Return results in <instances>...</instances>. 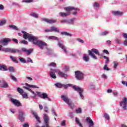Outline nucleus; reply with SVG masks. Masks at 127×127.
Listing matches in <instances>:
<instances>
[{"label":"nucleus","instance_id":"obj_1","mask_svg":"<svg viewBox=\"0 0 127 127\" xmlns=\"http://www.w3.org/2000/svg\"><path fill=\"white\" fill-rule=\"evenodd\" d=\"M23 34V37L24 39H28L29 41L32 42L33 44L37 45L40 49L43 50L44 47H47V44L43 41L38 40V38L32 35L31 34L27 33L24 31H21Z\"/></svg>","mask_w":127,"mask_h":127},{"label":"nucleus","instance_id":"obj_2","mask_svg":"<svg viewBox=\"0 0 127 127\" xmlns=\"http://www.w3.org/2000/svg\"><path fill=\"white\" fill-rule=\"evenodd\" d=\"M73 9H74L75 10H79V9H78L77 8H75L72 6L65 7H64V10H65V11H67V12L65 13L60 12L59 15L60 16H62V17H66V16H68V15H70L71 13V11L73 10Z\"/></svg>","mask_w":127,"mask_h":127},{"label":"nucleus","instance_id":"obj_3","mask_svg":"<svg viewBox=\"0 0 127 127\" xmlns=\"http://www.w3.org/2000/svg\"><path fill=\"white\" fill-rule=\"evenodd\" d=\"M100 55V52L96 49H92L91 50H88V54L90 55L93 59L97 60L98 58L96 57V55Z\"/></svg>","mask_w":127,"mask_h":127},{"label":"nucleus","instance_id":"obj_4","mask_svg":"<svg viewBox=\"0 0 127 127\" xmlns=\"http://www.w3.org/2000/svg\"><path fill=\"white\" fill-rule=\"evenodd\" d=\"M61 99H62V100H63V101L66 103V104L68 105L70 109H74V108H75V106L74 104H72V102L70 101V99H69L68 97L64 95H62Z\"/></svg>","mask_w":127,"mask_h":127},{"label":"nucleus","instance_id":"obj_5","mask_svg":"<svg viewBox=\"0 0 127 127\" xmlns=\"http://www.w3.org/2000/svg\"><path fill=\"white\" fill-rule=\"evenodd\" d=\"M120 106L122 107L124 110L127 109V98L126 97H124L122 101L120 102Z\"/></svg>","mask_w":127,"mask_h":127},{"label":"nucleus","instance_id":"obj_6","mask_svg":"<svg viewBox=\"0 0 127 127\" xmlns=\"http://www.w3.org/2000/svg\"><path fill=\"white\" fill-rule=\"evenodd\" d=\"M37 95L42 99H43L45 100V99H47L49 102H51V99H50L49 97H48V95L45 93H43L41 94V92L37 91Z\"/></svg>","mask_w":127,"mask_h":127},{"label":"nucleus","instance_id":"obj_7","mask_svg":"<svg viewBox=\"0 0 127 127\" xmlns=\"http://www.w3.org/2000/svg\"><path fill=\"white\" fill-rule=\"evenodd\" d=\"M75 76L77 80H83L84 79V73L81 71H76L75 72Z\"/></svg>","mask_w":127,"mask_h":127},{"label":"nucleus","instance_id":"obj_8","mask_svg":"<svg viewBox=\"0 0 127 127\" xmlns=\"http://www.w3.org/2000/svg\"><path fill=\"white\" fill-rule=\"evenodd\" d=\"M10 41H11V39L4 38L0 40V44H1L3 46H6L8 44V42H10Z\"/></svg>","mask_w":127,"mask_h":127},{"label":"nucleus","instance_id":"obj_9","mask_svg":"<svg viewBox=\"0 0 127 127\" xmlns=\"http://www.w3.org/2000/svg\"><path fill=\"white\" fill-rule=\"evenodd\" d=\"M72 88L73 89H74V90H75V91L79 92L80 96L81 97V98H82V99H83L84 96H83L82 93L84 91V90L82 88L78 86L76 87L75 86H72Z\"/></svg>","mask_w":127,"mask_h":127},{"label":"nucleus","instance_id":"obj_10","mask_svg":"<svg viewBox=\"0 0 127 127\" xmlns=\"http://www.w3.org/2000/svg\"><path fill=\"white\" fill-rule=\"evenodd\" d=\"M11 102L16 107H21V103L19 102V100H17L16 99L11 98Z\"/></svg>","mask_w":127,"mask_h":127},{"label":"nucleus","instance_id":"obj_11","mask_svg":"<svg viewBox=\"0 0 127 127\" xmlns=\"http://www.w3.org/2000/svg\"><path fill=\"white\" fill-rule=\"evenodd\" d=\"M58 45L60 48H61V49H62V50L64 51V53H66V54H67V49H66V47H65V46L64 45V44H63L62 42L59 41Z\"/></svg>","mask_w":127,"mask_h":127},{"label":"nucleus","instance_id":"obj_12","mask_svg":"<svg viewBox=\"0 0 127 127\" xmlns=\"http://www.w3.org/2000/svg\"><path fill=\"white\" fill-rule=\"evenodd\" d=\"M57 72V70L56 69H51V71L50 72V75L51 77V78H53V79H56V74L55 73Z\"/></svg>","mask_w":127,"mask_h":127},{"label":"nucleus","instance_id":"obj_13","mask_svg":"<svg viewBox=\"0 0 127 127\" xmlns=\"http://www.w3.org/2000/svg\"><path fill=\"white\" fill-rule=\"evenodd\" d=\"M23 116H24V113L22 111H19L18 119L21 122H24V117Z\"/></svg>","mask_w":127,"mask_h":127},{"label":"nucleus","instance_id":"obj_14","mask_svg":"<svg viewBox=\"0 0 127 127\" xmlns=\"http://www.w3.org/2000/svg\"><path fill=\"white\" fill-rule=\"evenodd\" d=\"M21 50L23 52H26L27 55H30V54H31L33 51V49L27 50L26 48H23L21 49Z\"/></svg>","mask_w":127,"mask_h":127},{"label":"nucleus","instance_id":"obj_15","mask_svg":"<svg viewBox=\"0 0 127 127\" xmlns=\"http://www.w3.org/2000/svg\"><path fill=\"white\" fill-rule=\"evenodd\" d=\"M86 122H88L89 124V127H94V122L91 119V118L88 117L86 119Z\"/></svg>","mask_w":127,"mask_h":127},{"label":"nucleus","instance_id":"obj_16","mask_svg":"<svg viewBox=\"0 0 127 127\" xmlns=\"http://www.w3.org/2000/svg\"><path fill=\"white\" fill-rule=\"evenodd\" d=\"M43 20L45 22H47V23H50V24L55 23V22H56V21H57L56 20L48 19L46 18H43Z\"/></svg>","mask_w":127,"mask_h":127},{"label":"nucleus","instance_id":"obj_17","mask_svg":"<svg viewBox=\"0 0 127 127\" xmlns=\"http://www.w3.org/2000/svg\"><path fill=\"white\" fill-rule=\"evenodd\" d=\"M112 13L114 15H116L118 16H121L122 15H123V14H124V12H123L122 11H115L112 12Z\"/></svg>","mask_w":127,"mask_h":127},{"label":"nucleus","instance_id":"obj_18","mask_svg":"<svg viewBox=\"0 0 127 127\" xmlns=\"http://www.w3.org/2000/svg\"><path fill=\"white\" fill-rule=\"evenodd\" d=\"M32 115H33L34 118H35L36 120H37V122L40 124L41 121L39 117H38V116H37V113L34 112V111H32L31 112Z\"/></svg>","mask_w":127,"mask_h":127},{"label":"nucleus","instance_id":"obj_19","mask_svg":"<svg viewBox=\"0 0 127 127\" xmlns=\"http://www.w3.org/2000/svg\"><path fill=\"white\" fill-rule=\"evenodd\" d=\"M11 53H19V54H21V52L18 49H11Z\"/></svg>","mask_w":127,"mask_h":127},{"label":"nucleus","instance_id":"obj_20","mask_svg":"<svg viewBox=\"0 0 127 127\" xmlns=\"http://www.w3.org/2000/svg\"><path fill=\"white\" fill-rule=\"evenodd\" d=\"M46 37L48 39H54L55 40H59L58 38L55 36H46Z\"/></svg>","mask_w":127,"mask_h":127},{"label":"nucleus","instance_id":"obj_21","mask_svg":"<svg viewBox=\"0 0 127 127\" xmlns=\"http://www.w3.org/2000/svg\"><path fill=\"white\" fill-rule=\"evenodd\" d=\"M59 76H60V77H62V78H66V77H67V74L64 73L61 71H59Z\"/></svg>","mask_w":127,"mask_h":127},{"label":"nucleus","instance_id":"obj_22","mask_svg":"<svg viewBox=\"0 0 127 127\" xmlns=\"http://www.w3.org/2000/svg\"><path fill=\"white\" fill-rule=\"evenodd\" d=\"M25 85H26L27 86V87H29V88H34L35 89H39V87L35 86V85H30V84H29L28 83H25Z\"/></svg>","mask_w":127,"mask_h":127},{"label":"nucleus","instance_id":"obj_23","mask_svg":"<svg viewBox=\"0 0 127 127\" xmlns=\"http://www.w3.org/2000/svg\"><path fill=\"white\" fill-rule=\"evenodd\" d=\"M55 86H56V87L57 88H61L63 87V84H62L60 82H58V83L55 84Z\"/></svg>","mask_w":127,"mask_h":127},{"label":"nucleus","instance_id":"obj_24","mask_svg":"<svg viewBox=\"0 0 127 127\" xmlns=\"http://www.w3.org/2000/svg\"><path fill=\"white\" fill-rule=\"evenodd\" d=\"M83 60H84V61H86V62H88V61L90 60V59H89V55L85 54L83 56Z\"/></svg>","mask_w":127,"mask_h":127},{"label":"nucleus","instance_id":"obj_25","mask_svg":"<svg viewBox=\"0 0 127 127\" xmlns=\"http://www.w3.org/2000/svg\"><path fill=\"white\" fill-rule=\"evenodd\" d=\"M0 70L1 71H6L7 70V68L5 65H0Z\"/></svg>","mask_w":127,"mask_h":127},{"label":"nucleus","instance_id":"obj_26","mask_svg":"<svg viewBox=\"0 0 127 127\" xmlns=\"http://www.w3.org/2000/svg\"><path fill=\"white\" fill-rule=\"evenodd\" d=\"M9 59H11L12 61H13V62H14V63H18V61L16 60V58L13 57L12 56H10Z\"/></svg>","mask_w":127,"mask_h":127},{"label":"nucleus","instance_id":"obj_27","mask_svg":"<svg viewBox=\"0 0 127 127\" xmlns=\"http://www.w3.org/2000/svg\"><path fill=\"white\" fill-rule=\"evenodd\" d=\"M61 34H62V35H65V36H72V34L66 32H62Z\"/></svg>","mask_w":127,"mask_h":127},{"label":"nucleus","instance_id":"obj_28","mask_svg":"<svg viewBox=\"0 0 127 127\" xmlns=\"http://www.w3.org/2000/svg\"><path fill=\"white\" fill-rule=\"evenodd\" d=\"M51 29L52 31H55V32H60V31L58 30V29L55 27H51Z\"/></svg>","mask_w":127,"mask_h":127},{"label":"nucleus","instance_id":"obj_29","mask_svg":"<svg viewBox=\"0 0 127 127\" xmlns=\"http://www.w3.org/2000/svg\"><path fill=\"white\" fill-rule=\"evenodd\" d=\"M10 77L11 79L14 82L17 81V78H16V77H15L14 76L12 75V74H10Z\"/></svg>","mask_w":127,"mask_h":127},{"label":"nucleus","instance_id":"obj_30","mask_svg":"<svg viewBox=\"0 0 127 127\" xmlns=\"http://www.w3.org/2000/svg\"><path fill=\"white\" fill-rule=\"evenodd\" d=\"M2 51H4V52H11V49L4 48L2 50Z\"/></svg>","mask_w":127,"mask_h":127},{"label":"nucleus","instance_id":"obj_31","mask_svg":"<svg viewBox=\"0 0 127 127\" xmlns=\"http://www.w3.org/2000/svg\"><path fill=\"white\" fill-rule=\"evenodd\" d=\"M17 92H18L20 95H22V94H23V90L20 87L17 88Z\"/></svg>","mask_w":127,"mask_h":127},{"label":"nucleus","instance_id":"obj_32","mask_svg":"<svg viewBox=\"0 0 127 127\" xmlns=\"http://www.w3.org/2000/svg\"><path fill=\"white\" fill-rule=\"evenodd\" d=\"M50 67H56V63L52 62L48 64Z\"/></svg>","mask_w":127,"mask_h":127},{"label":"nucleus","instance_id":"obj_33","mask_svg":"<svg viewBox=\"0 0 127 127\" xmlns=\"http://www.w3.org/2000/svg\"><path fill=\"white\" fill-rule=\"evenodd\" d=\"M2 87H3V88H7V87H8V84L6 82L3 81Z\"/></svg>","mask_w":127,"mask_h":127},{"label":"nucleus","instance_id":"obj_34","mask_svg":"<svg viewBox=\"0 0 127 127\" xmlns=\"http://www.w3.org/2000/svg\"><path fill=\"white\" fill-rule=\"evenodd\" d=\"M9 27L10 28H13V29H15V30H17V27L15 26V25H9Z\"/></svg>","mask_w":127,"mask_h":127},{"label":"nucleus","instance_id":"obj_35","mask_svg":"<svg viewBox=\"0 0 127 127\" xmlns=\"http://www.w3.org/2000/svg\"><path fill=\"white\" fill-rule=\"evenodd\" d=\"M19 60H20V62L22 63H26V61H25L23 58H19Z\"/></svg>","mask_w":127,"mask_h":127},{"label":"nucleus","instance_id":"obj_36","mask_svg":"<svg viewBox=\"0 0 127 127\" xmlns=\"http://www.w3.org/2000/svg\"><path fill=\"white\" fill-rule=\"evenodd\" d=\"M20 43L21 44H25V45H27L28 43L27 41H25V40H22L20 42Z\"/></svg>","mask_w":127,"mask_h":127},{"label":"nucleus","instance_id":"obj_37","mask_svg":"<svg viewBox=\"0 0 127 127\" xmlns=\"http://www.w3.org/2000/svg\"><path fill=\"white\" fill-rule=\"evenodd\" d=\"M76 114H81L82 113V109L78 108L75 110Z\"/></svg>","mask_w":127,"mask_h":127},{"label":"nucleus","instance_id":"obj_38","mask_svg":"<svg viewBox=\"0 0 127 127\" xmlns=\"http://www.w3.org/2000/svg\"><path fill=\"white\" fill-rule=\"evenodd\" d=\"M103 58H104V59H106V63L108 64H109V62L110 61V59H109V58L107 57V56H104L103 57Z\"/></svg>","mask_w":127,"mask_h":127},{"label":"nucleus","instance_id":"obj_39","mask_svg":"<svg viewBox=\"0 0 127 127\" xmlns=\"http://www.w3.org/2000/svg\"><path fill=\"white\" fill-rule=\"evenodd\" d=\"M104 117L106 119H107L108 121H109V120H110V116L108 115V114L105 113L104 114Z\"/></svg>","mask_w":127,"mask_h":127},{"label":"nucleus","instance_id":"obj_40","mask_svg":"<svg viewBox=\"0 0 127 127\" xmlns=\"http://www.w3.org/2000/svg\"><path fill=\"white\" fill-rule=\"evenodd\" d=\"M31 15H32V16H33V17H35L36 18H37V17H38V15H37V14H36V13H32L31 14Z\"/></svg>","mask_w":127,"mask_h":127},{"label":"nucleus","instance_id":"obj_41","mask_svg":"<svg viewBox=\"0 0 127 127\" xmlns=\"http://www.w3.org/2000/svg\"><path fill=\"white\" fill-rule=\"evenodd\" d=\"M27 62H28V63H33V61H32V60H31L30 58H27Z\"/></svg>","mask_w":127,"mask_h":127},{"label":"nucleus","instance_id":"obj_42","mask_svg":"<svg viewBox=\"0 0 127 127\" xmlns=\"http://www.w3.org/2000/svg\"><path fill=\"white\" fill-rule=\"evenodd\" d=\"M104 70H106V71H110V68H108V65L105 64L103 67Z\"/></svg>","mask_w":127,"mask_h":127},{"label":"nucleus","instance_id":"obj_43","mask_svg":"<svg viewBox=\"0 0 127 127\" xmlns=\"http://www.w3.org/2000/svg\"><path fill=\"white\" fill-rule=\"evenodd\" d=\"M6 22V21H5V20L1 21V22H0V26L3 25V24H5Z\"/></svg>","mask_w":127,"mask_h":127},{"label":"nucleus","instance_id":"obj_44","mask_svg":"<svg viewBox=\"0 0 127 127\" xmlns=\"http://www.w3.org/2000/svg\"><path fill=\"white\" fill-rule=\"evenodd\" d=\"M114 69H117V67H118V65H119V64L117 63H116V62H114Z\"/></svg>","mask_w":127,"mask_h":127},{"label":"nucleus","instance_id":"obj_45","mask_svg":"<svg viewBox=\"0 0 127 127\" xmlns=\"http://www.w3.org/2000/svg\"><path fill=\"white\" fill-rule=\"evenodd\" d=\"M8 70L9 72H14V68H13V67L11 66L9 67Z\"/></svg>","mask_w":127,"mask_h":127},{"label":"nucleus","instance_id":"obj_46","mask_svg":"<svg viewBox=\"0 0 127 127\" xmlns=\"http://www.w3.org/2000/svg\"><path fill=\"white\" fill-rule=\"evenodd\" d=\"M69 86H71V84H68L67 85L63 84V87H64V89H67V88H68V87H69Z\"/></svg>","mask_w":127,"mask_h":127},{"label":"nucleus","instance_id":"obj_47","mask_svg":"<svg viewBox=\"0 0 127 127\" xmlns=\"http://www.w3.org/2000/svg\"><path fill=\"white\" fill-rule=\"evenodd\" d=\"M109 34V32L105 31L101 33V35L102 36L107 35V34Z\"/></svg>","mask_w":127,"mask_h":127},{"label":"nucleus","instance_id":"obj_48","mask_svg":"<svg viewBox=\"0 0 127 127\" xmlns=\"http://www.w3.org/2000/svg\"><path fill=\"white\" fill-rule=\"evenodd\" d=\"M23 127H29V124L28 123H24L22 125Z\"/></svg>","mask_w":127,"mask_h":127},{"label":"nucleus","instance_id":"obj_49","mask_svg":"<svg viewBox=\"0 0 127 127\" xmlns=\"http://www.w3.org/2000/svg\"><path fill=\"white\" fill-rule=\"evenodd\" d=\"M69 115V117H70V118H71V119H73V118H74V115L73 114V112H70Z\"/></svg>","mask_w":127,"mask_h":127},{"label":"nucleus","instance_id":"obj_50","mask_svg":"<svg viewBox=\"0 0 127 127\" xmlns=\"http://www.w3.org/2000/svg\"><path fill=\"white\" fill-rule=\"evenodd\" d=\"M76 40H77V41H78V42H80V43H84V40H81L80 38L76 39Z\"/></svg>","mask_w":127,"mask_h":127},{"label":"nucleus","instance_id":"obj_51","mask_svg":"<svg viewBox=\"0 0 127 127\" xmlns=\"http://www.w3.org/2000/svg\"><path fill=\"white\" fill-rule=\"evenodd\" d=\"M23 2H27V3L32 2V0H23Z\"/></svg>","mask_w":127,"mask_h":127},{"label":"nucleus","instance_id":"obj_52","mask_svg":"<svg viewBox=\"0 0 127 127\" xmlns=\"http://www.w3.org/2000/svg\"><path fill=\"white\" fill-rule=\"evenodd\" d=\"M4 9V6L2 4H0V10H3Z\"/></svg>","mask_w":127,"mask_h":127},{"label":"nucleus","instance_id":"obj_53","mask_svg":"<svg viewBox=\"0 0 127 127\" xmlns=\"http://www.w3.org/2000/svg\"><path fill=\"white\" fill-rule=\"evenodd\" d=\"M44 109L46 113H48V107H47V106H45Z\"/></svg>","mask_w":127,"mask_h":127},{"label":"nucleus","instance_id":"obj_54","mask_svg":"<svg viewBox=\"0 0 127 127\" xmlns=\"http://www.w3.org/2000/svg\"><path fill=\"white\" fill-rule=\"evenodd\" d=\"M65 124H66V121L64 120V121L62 122V126L63 127H64V126H65Z\"/></svg>","mask_w":127,"mask_h":127},{"label":"nucleus","instance_id":"obj_55","mask_svg":"<svg viewBox=\"0 0 127 127\" xmlns=\"http://www.w3.org/2000/svg\"><path fill=\"white\" fill-rule=\"evenodd\" d=\"M103 52L107 55L110 54V53H109V51H108V50H103Z\"/></svg>","mask_w":127,"mask_h":127},{"label":"nucleus","instance_id":"obj_56","mask_svg":"<svg viewBox=\"0 0 127 127\" xmlns=\"http://www.w3.org/2000/svg\"><path fill=\"white\" fill-rule=\"evenodd\" d=\"M23 97L24 98V99H27L28 98V96L27 94H25L23 95Z\"/></svg>","mask_w":127,"mask_h":127},{"label":"nucleus","instance_id":"obj_57","mask_svg":"<svg viewBox=\"0 0 127 127\" xmlns=\"http://www.w3.org/2000/svg\"><path fill=\"white\" fill-rule=\"evenodd\" d=\"M12 41H13V42H15V43H18V41L16 39H13Z\"/></svg>","mask_w":127,"mask_h":127},{"label":"nucleus","instance_id":"obj_58","mask_svg":"<svg viewBox=\"0 0 127 127\" xmlns=\"http://www.w3.org/2000/svg\"><path fill=\"white\" fill-rule=\"evenodd\" d=\"M123 37L124 38H126V39H127V33H123Z\"/></svg>","mask_w":127,"mask_h":127},{"label":"nucleus","instance_id":"obj_59","mask_svg":"<svg viewBox=\"0 0 127 127\" xmlns=\"http://www.w3.org/2000/svg\"><path fill=\"white\" fill-rule=\"evenodd\" d=\"M94 6L95 7H98V6H99V4L98 3H97V2H95L94 3Z\"/></svg>","mask_w":127,"mask_h":127},{"label":"nucleus","instance_id":"obj_60","mask_svg":"<svg viewBox=\"0 0 127 127\" xmlns=\"http://www.w3.org/2000/svg\"><path fill=\"white\" fill-rule=\"evenodd\" d=\"M102 77L104 78V79H107L108 78V76H107V75H106V74H103L102 75Z\"/></svg>","mask_w":127,"mask_h":127},{"label":"nucleus","instance_id":"obj_61","mask_svg":"<svg viewBox=\"0 0 127 127\" xmlns=\"http://www.w3.org/2000/svg\"><path fill=\"white\" fill-rule=\"evenodd\" d=\"M39 109L40 110H43V106H42V105H39Z\"/></svg>","mask_w":127,"mask_h":127},{"label":"nucleus","instance_id":"obj_62","mask_svg":"<svg viewBox=\"0 0 127 127\" xmlns=\"http://www.w3.org/2000/svg\"><path fill=\"white\" fill-rule=\"evenodd\" d=\"M45 32H51L52 30L51 29H46L45 30Z\"/></svg>","mask_w":127,"mask_h":127},{"label":"nucleus","instance_id":"obj_63","mask_svg":"<svg viewBox=\"0 0 127 127\" xmlns=\"http://www.w3.org/2000/svg\"><path fill=\"white\" fill-rule=\"evenodd\" d=\"M124 45H125V46H127V39H126L124 42Z\"/></svg>","mask_w":127,"mask_h":127},{"label":"nucleus","instance_id":"obj_64","mask_svg":"<svg viewBox=\"0 0 127 127\" xmlns=\"http://www.w3.org/2000/svg\"><path fill=\"white\" fill-rule=\"evenodd\" d=\"M122 127H127V126L125 124H121Z\"/></svg>","mask_w":127,"mask_h":127}]
</instances>
